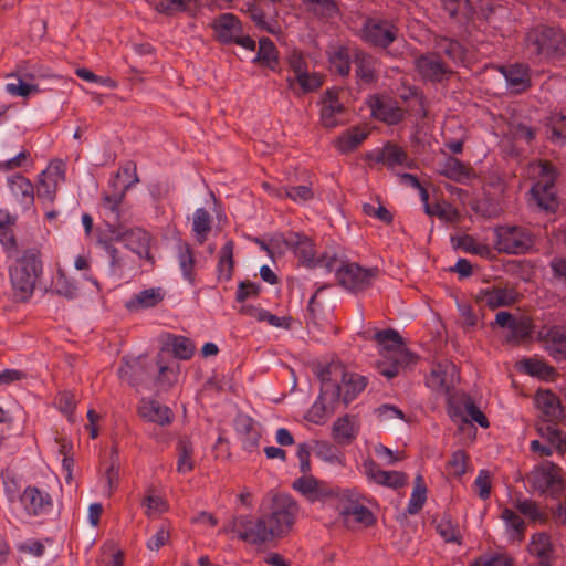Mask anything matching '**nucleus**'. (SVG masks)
Instances as JSON below:
<instances>
[{
    "instance_id": "14",
    "label": "nucleus",
    "mask_w": 566,
    "mask_h": 566,
    "mask_svg": "<svg viewBox=\"0 0 566 566\" xmlns=\"http://www.w3.org/2000/svg\"><path fill=\"white\" fill-rule=\"evenodd\" d=\"M64 169L62 163H51L45 170L39 175L36 193L40 199L52 202L56 190L64 182Z\"/></svg>"
},
{
    "instance_id": "10",
    "label": "nucleus",
    "mask_w": 566,
    "mask_h": 566,
    "mask_svg": "<svg viewBox=\"0 0 566 566\" xmlns=\"http://www.w3.org/2000/svg\"><path fill=\"white\" fill-rule=\"evenodd\" d=\"M368 484L389 489H399L407 483V476L400 471L382 470L370 457L365 458L358 467Z\"/></svg>"
},
{
    "instance_id": "44",
    "label": "nucleus",
    "mask_w": 566,
    "mask_h": 566,
    "mask_svg": "<svg viewBox=\"0 0 566 566\" xmlns=\"http://www.w3.org/2000/svg\"><path fill=\"white\" fill-rule=\"evenodd\" d=\"M233 270V242L227 241L220 250L217 265L218 279L229 281Z\"/></svg>"
},
{
    "instance_id": "16",
    "label": "nucleus",
    "mask_w": 566,
    "mask_h": 566,
    "mask_svg": "<svg viewBox=\"0 0 566 566\" xmlns=\"http://www.w3.org/2000/svg\"><path fill=\"white\" fill-rule=\"evenodd\" d=\"M361 38L367 43L386 48L396 39V29L387 21L369 19L361 29Z\"/></svg>"
},
{
    "instance_id": "35",
    "label": "nucleus",
    "mask_w": 566,
    "mask_h": 566,
    "mask_svg": "<svg viewBox=\"0 0 566 566\" xmlns=\"http://www.w3.org/2000/svg\"><path fill=\"white\" fill-rule=\"evenodd\" d=\"M528 552L539 559V564L549 563L553 555V544L549 535L544 532L532 535Z\"/></svg>"
},
{
    "instance_id": "27",
    "label": "nucleus",
    "mask_w": 566,
    "mask_h": 566,
    "mask_svg": "<svg viewBox=\"0 0 566 566\" xmlns=\"http://www.w3.org/2000/svg\"><path fill=\"white\" fill-rule=\"evenodd\" d=\"M285 242L302 263L307 266L316 264L313 242L306 235L291 233Z\"/></svg>"
},
{
    "instance_id": "6",
    "label": "nucleus",
    "mask_w": 566,
    "mask_h": 566,
    "mask_svg": "<svg viewBox=\"0 0 566 566\" xmlns=\"http://www.w3.org/2000/svg\"><path fill=\"white\" fill-rule=\"evenodd\" d=\"M495 249L507 254H522L533 245L532 235L527 230L516 226L495 228Z\"/></svg>"
},
{
    "instance_id": "53",
    "label": "nucleus",
    "mask_w": 566,
    "mask_h": 566,
    "mask_svg": "<svg viewBox=\"0 0 566 566\" xmlns=\"http://www.w3.org/2000/svg\"><path fill=\"white\" fill-rule=\"evenodd\" d=\"M125 241L127 247L132 251L136 252L139 256L147 254L149 237L145 231L139 229L132 230L125 234Z\"/></svg>"
},
{
    "instance_id": "43",
    "label": "nucleus",
    "mask_w": 566,
    "mask_h": 566,
    "mask_svg": "<svg viewBox=\"0 0 566 566\" xmlns=\"http://www.w3.org/2000/svg\"><path fill=\"white\" fill-rule=\"evenodd\" d=\"M211 230V218L205 208H198L193 212L192 232L196 240L202 244Z\"/></svg>"
},
{
    "instance_id": "8",
    "label": "nucleus",
    "mask_w": 566,
    "mask_h": 566,
    "mask_svg": "<svg viewBox=\"0 0 566 566\" xmlns=\"http://www.w3.org/2000/svg\"><path fill=\"white\" fill-rule=\"evenodd\" d=\"M528 480L536 491L553 496L558 495L565 488L562 469L549 461L534 468Z\"/></svg>"
},
{
    "instance_id": "59",
    "label": "nucleus",
    "mask_w": 566,
    "mask_h": 566,
    "mask_svg": "<svg viewBox=\"0 0 566 566\" xmlns=\"http://www.w3.org/2000/svg\"><path fill=\"white\" fill-rule=\"evenodd\" d=\"M189 3L190 0H158L154 3V8L159 13L172 15L186 11Z\"/></svg>"
},
{
    "instance_id": "18",
    "label": "nucleus",
    "mask_w": 566,
    "mask_h": 566,
    "mask_svg": "<svg viewBox=\"0 0 566 566\" xmlns=\"http://www.w3.org/2000/svg\"><path fill=\"white\" fill-rule=\"evenodd\" d=\"M547 353L557 361L566 359V328L562 326L545 327L539 332Z\"/></svg>"
},
{
    "instance_id": "57",
    "label": "nucleus",
    "mask_w": 566,
    "mask_h": 566,
    "mask_svg": "<svg viewBox=\"0 0 566 566\" xmlns=\"http://www.w3.org/2000/svg\"><path fill=\"white\" fill-rule=\"evenodd\" d=\"M426 500H427V488L422 482V476L418 475L416 478V485H415L411 496L409 499L408 512L410 514L418 513L424 505Z\"/></svg>"
},
{
    "instance_id": "4",
    "label": "nucleus",
    "mask_w": 566,
    "mask_h": 566,
    "mask_svg": "<svg viewBox=\"0 0 566 566\" xmlns=\"http://www.w3.org/2000/svg\"><path fill=\"white\" fill-rule=\"evenodd\" d=\"M41 272L42 264L34 250L25 251L10 265V282L18 300L25 301L32 295Z\"/></svg>"
},
{
    "instance_id": "13",
    "label": "nucleus",
    "mask_w": 566,
    "mask_h": 566,
    "mask_svg": "<svg viewBox=\"0 0 566 566\" xmlns=\"http://www.w3.org/2000/svg\"><path fill=\"white\" fill-rule=\"evenodd\" d=\"M154 361H148L146 357L138 356L134 358H125L118 368V377L128 384L136 386L143 381H151L155 379L153 374Z\"/></svg>"
},
{
    "instance_id": "61",
    "label": "nucleus",
    "mask_w": 566,
    "mask_h": 566,
    "mask_svg": "<svg viewBox=\"0 0 566 566\" xmlns=\"http://www.w3.org/2000/svg\"><path fill=\"white\" fill-rule=\"evenodd\" d=\"M250 17L258 28L269 33L276 34L280 31L277 23L271 19H266L264 13L256 7L249 9Z\"/></svg>"
},
{
    "instance_id": "63",
    "label": "nucleus",
    "mask_w": 566,
    "mask_h": 566,
    "mask_svg": "<svg viewBox=\"0 0 566 566\" xmlns=\"http://www.w3.org/2000/svg\"><path fill=\"white\" fill-rule=\"evenodd\" d=\"M441 2L450 17L461 15L468 18L472 13L469 0H441Z\"/></svg>"
},
{
    "instance_id": "24",
    "label": "nucleus",
    "mask_w": 566,
    "mask_h": 566,
    "mask_svg": "<svg viewBox=\"0 0 566 566\" xmlns=\"http://www.w3.org/2000/svg\"><path fill=\"white\" fill-rule=\"evenodd\" d=\"M212 28L222 43H232L242 33L241 23L232 13H223L213 21Z\"/></svg>"
},
{
    "instance_id": "29",
    "label": "nucleus",
    "mask_w": 566,
    "mask_h": 566,
    "mask_svg": "<svg viewBox=\"0 0 566 566\" xmlns=\"http://www.w3.org/2000/svg\"><path fill=\"white\" fill-rule=\"evenodd\" d=\"M535 403L546 422H553L558 419L563 412L557 396L547 390H539L536 394Z\"/></svg>"
},
{
    "instance_id": "34",
    "label": "nucleus",
    "mask_w": 566,
    "mask_h": 566,
    "mask_svg": "<svg viewBox=\"0 0 566 566\" xmlns=\"http://www.w3.org/2000/svg\"><path fill=\"white\" fill-rule=\"evenodd\" d=\"M268 191L280 199L290 198L296 203H304L313 198V191L308 186L274 187L264 185Z\"/></svg>"
},
{
    "instance_id": "31",
    "label": "nucleus",
    "mask_w": 566,
    "mask_h": 566,
    "mask_svg": "<svg viewBox=\"0 0 566 566\" xmlns=\"http://www.w3.org/2000/svg\"><path fill=\"white\" fill-rule=\"evenodd\" d=\"M509 90L520 93L530 86L528 69L522 64L501 67Z\"/></svg>"
},
{
    "instance_id": "50",
    "label": "nucleus",
    "mask_w": 566,
    "mask_h": 566,
    "mask_svg": "<svg viewBox=\"0 0 566 566\" xmlns=\"http://www.w3.org/2000/svg\"><path fill=\"white\" fill-rule=\"evenodd\" d=\"M178 263H179L184 279L187 280L188 282L192 283L193 282L192 270H193L195 259H193L192 251L187 243H182V242L179 243Z\"/></svg>"
},
{
    "instance_id": "21",
    "label": "nucleus",
    "mask_w": 566,
    "mask_h": 566,
    "mask_svg": "<svg viewBox=\"0 0 566 566\" xmlns=\"http://www.w3.org/2000/svg\"><path fill=\"white\" fill-rule=\"evenodd\" d=\"M338 93L337 90H328L322 98L321 120L326 127H335L342 122L344 106Z\"/></svg>"
},
{
    "instance_id": "40",
    "label": "nucleus",
    "mask_w": 566,
    "mask_h": 566,
    "mask_svg": "<svg viewBox=\"0 0 566 566\" xmlns=\"http://www.w3.org/2000/svg\"><path fill=\"white\" fill-rule=\"evenodd\" d=\"M357 433L358 427L356 421L350 417L340 418L333 426V437L342 444L349 443L356 438Z\"/></svg>"
},
{
    "instance_id": "42",
    "label": "nucleus",
    "mask_w": 566,
    "mask_h": 566,
    "mask_svg": "<svg viewBox=\"0 0 566 566\" xmlns=\"http://www.w3.org/2000/svg\"><path fill=\"white\" fill-rule=\"evenodd\" d=\"M342 515L347 524L355 522L369 526L374 522V515L369 509L361 504H349L342 509Z\"/></svg>"
},
{
    "instance_id": "62",
    "label": "nucleus",
    "mask_w": 566,
    "mask_h": 566,
    "mask_svg": "<svg viewBox=\"0 0 566 566\" xmlns=\"http://www.w3.org/2000/svg\"><path fill=\"white\" fill-rule=\"evenodd\" d=\"M516 509L533 522H544L545 513L532 500L517 501Z\"/></svg>"
},
{
    "instance_id": "48",
    "label": "nucleus",
    "mask_w": 566,
    "mask_h": 566,
    "mask_svg": "<svg viewBox=\"0 0 566 566\" xmlns=\"http://www.w3.org/2000/svg\"><path fill=\"white\" fill-rule=\"evenodd\" d=\"M315 455L332 465L344 467L345 458L344 455L332 444L328 442H316L314 448Z\"/></svg>"
},
{
    "instance_id": "23",
    "label": "nucleus",
    "mask_w": 566,
    "mask_h": 566,
    "mask_svg": "<svg viewBox=\"0 0 566 566\" xmlns=\"http://www.w3.org/2000/svg\"><path fill=\"white\" fill-rule=\"evenodd\" d=\"M138 413L144 420L159 426H167L172 420V412L170 408L149 398L142 399L138 407Z\"/></svg>"
},
{
    "instance_id": "38",
    "label": "nucleus",
    "mask_w": 566,
    "mask_h": 566,
    "mask_svg": "<svg viewBox=\"0 0 566 566\" xmlns=\"http://www.w3.org/2000/svg\"><path fill=\"white\" fill-rule=\"evenodd\" d=\"M335 403L336 402H331L329 397H323L322 387L321 395L307 411L306 419L315 424L324 423L327 417L333 412Z\"/></svg>"
},
{
    "instance_id": "58",
    "label": "nucleus",
    "mask_w": 566,
    "mask_h": 566,
    "mask_svg": "<svg viewBox=\"0 0 566 566\" xmlns=\"http://www.w3.org/2000/svg\"><path fill=\"white\" fill-rule=\"evenodd\" d=\"M521 369L534 377L548 378L553 374V369L542 360L526 359L521 363Z\"/></svg>"
},
{
    "instance_id": "28",
    "label": "nucleus",
    "mask_w": 566,
    "mask_h": 566,
    "mask_svg": "<svg viewBox=\"0 0 566 566\" xmlns=\"http://www.w3.org/2000/svg\"><path fill=\"white\" fill-rule=\"evenodd\" d=\"M415 66L420 76L431 81H441L447 72L434 54L421 55L415 61Z\"/></svg>"
},
{
    "instance_id": "45",
    "label": "nucleus",
    "mask_w": 566,
    "mask_h": 566,
    "mask_svg": "<svg viewBox=\"0 0 566 566\" xmlns=\"http://www.w3.org/2000/svg\"><path fill=\"white\" fill-rule=\"evenodd\" d=\"M252 62H259L274 70L277 64V52L273 42L268 38L259 40V50Z\"/></svg>"
},
{
    "instance_id": "15",
    "label": "nucleus",
    "mask_w": 566,
    "mask_h": 566,
    "mask_svg": "<svg viewBox=\"0 0 566 566\" xmlns=\"http://www.w3.org/2000/svg\"><path fill=\"white\" fill-rule=\"evenodd\" d=\"M336 276L342 286L357 292L370 284L373 272L356 263H344L337 270Z\"/></svg>"
},
{
    "instance_id": "25",
    "label": "nucleus",
    "mask_w": 566,
    "mask_h": 566,
    "mask_svg": "<svg viewBox=\"0 0 566 566\" xmlns=\"http://www.w3.org/2000/svg\"><path fill=\"white\" fill-rule=\"evenodd\" d=\"M8 187L12 196L23 207L29 209L34 202V186L22 175H11L7 178Z\"/></svg>"
},
{
    "instance_id": "12",
    "label": "nucleus",
    "mask_w": 566,
    "mask_h": 566,
    "mask_svg": "<svg viewBox=\"0 0 566 566\" xmlns=\"http://www.w3.org/2000/svg\"><path fill=\"white\" fill-rule=\"evenodd\" d=\"M458 381V368L450 360L436 364L426 379L427 387L438 395H448Z\"/></svg>"
},
{
    "instance_id": "17",
    "label": "nucleus",
    "mask_w": 566,
    "mask_h": 566,
    "mask_svg": "<svg viewBox=\"0 0 566 566\" xmlns=\"http://www.w3.org/2000/svg\"><path fill=\"white\" fill-rule=\"evenodd\" d=\"M370 158L378 164L386 165L397 175L401 169L413 168V161L408 158L407 154L401 148L391 144L384 146L381 149H375L370 154Z\"/></svg>"
},
{
    "instance_id": "9",
    "label": "nucleus",
    "mask_w": 566,
    "mask_h": 566,
    "mask_svg": "<svg viewBox=\"0 0 566 566\" xmlns=\"http://www.w3.org/2000/svg\"><path fill=\"white\" fill-rule=\"evenodd\" d=\"M526 42L534 46L536 53L564 52L566 38L564 33L552 27L539 25L526 34Z\"/></svg>"
},
{
    "instance_id": "52",
    "label": "nucleus",
    "mask_w": 566,
    "mask_h": 566,
    "mask_svg": "<svg viewBox=\"0 0 566 566\" xmlns=\"http://www.w3.org/2000/svg\"><path fill=\"white\" fill-rule=\"evenodd\" d=\"M537 431L542 438L556 447L560 452L566 451V440L563 433L552 422L538 426Z\"/></svg>"
},
{
    "instance_id": "11",
    "label": "nucleus",
    "mask_w": 566,
    "mask_h": 566,
    "mask_svg": "<svg viewBox=\"0 0 566 566\" xmlns=\"http://www.w3.org/2000/svg\"><path fill=\"white\" fill-rule=\"evenodd\" d=\"M21 510L17 512V516L21 520L31 516H39L51 512L53 503L50 494L35 486L24 489L19 499Z\"/></svg>"
},
{
    "instance_id": "1",
    "label": "nucleus",
    "mask_w": 566,
    "mask_h": 566,
    "mask_svg": "<svg viewBox=\"0 0 566 566\" xmlns=\"http://www.w3.org/2000/svg\"><path fill=\"white\" fill-rule=\"evenodd\" d=\"M298 507L290 495L274 497L272 512L259 518L240 515L232 520L229 530L240 539L258 545L284 535L294 523Z\"/></svg>"
},
{
    "instance_id": "20",
    "label": "nucleus",
    "mask_w": 566,
    "mask_h": 566,
    "mask_svg": "<svg viewBox=\"0 0 566 566\" xmlns=\"http://www.w3.org/2000/svg\"><path fill=\"white\" fill-rule=\"evenodd\" d=\"M234 427L244 450L251 452L258 448L261 429L252 418L240 415L235 418Z\"/></svg>"
},
{
    "instance_id": "49",
    "label": "nucleus",
    "mask_w": 566,
    "mask_h": 566,
    "mask_svg": "<svg viewBox=\"0 0 566 566\" xmlns=\"http://www.w3.org/2000/svg\"><path fill=\"white\" fill-rule=\"evenodd\" d=\"M153 374L155 379H151V381H156L164 387L172 386L178 378L177 366L164 365L159 358L154 361Z\"/></svg>"
},
{
    "instance_id": "19",
    "label": "nucleus",
    "mask_w": 566,
    "mask_h": 566,
    "mask_svg": "<svg viewBox=\"0 0 566 566\" xmlns=\"http://www.w3.org/2000/svg\"><path fill=\"white\" fill-rule=\"evenodd\" d=\"M371 115L388 124L398 123L402 117V107L388 96H373L369 98Z\"/></svg>"
},
{
    "instance_id": "7",
    "label": "nucleus",
    "mask_w": 566,
    "mask_h": 566,
    "mask_svg": "<svg viewBox=\"0 0 566 566\" xmlns=\"http://www.w3.org/2000/svg\"><path fill=\"white\" fill-rule=\"evenodd\" d=\"M289 69L292 73L287 77V83L291 88L298 85L302 93H310L317 90L322 85V77L308 70L306 59L300 52H292L287 57Z\"/></svg>"
},
{
    "instance_id": "5",
    "label": "nucleus",
    "mask_w": 566,
    "mask_h": 566,
    "mask_svg": "<svg viewBox=\"0 0 566 566\" xmlns=\"http://www.w3.org/2000/svg\"><path fill=\"white\" fill-rule=\"evenodd\" d=\"M526 176L533 180L531 195L535 203L544 210H552L556 205L555 170L543 161L531 163Z\"/></svg>"
},
{
    "instance_id": "39",
    "label": "nucleus",
    "mask_w": 566,
    "mask_h": 566,
    "mask_svg": "<svg viewBox=\"0 0 566 566\" xmlns=\"http://www.w3.org/2000/svg\"><path fill=\"white\" fill-rule=\"evenodd\" d=\"M454 248L462 250L465 253H472L482 258H490L492 255L491 248L482 242L476 241L471 235H460L452 238Z\"/></svg>"
},
{
    "instance_id": "30",
    "label": "nucleus",
    "mask_w": 566,
    "mask_h": 566,
    "mask_svg": "<svg viewBox=\"0 0 566 566\" xmlns=\"http://www.w3.org/2000/svg\"><path fill=\"white\" fill-rule=\"evenodd\" d=\"M165 297V292L161 287H150L143 290L135 294L126 302V307L129 311H137L140 308H150L159 304Z\"/></svg>"
},
{
    "instance_id": "3",
    "label": "nucleus",
    "mask_w": 566,
    "mask_h": 566,
    "mask_svg": "<svg viewBox=\"0 0 566 566\" xmlns=\"http://www.w3.org/2000/svg\"><path fill=\"white\" fill-rule=\"evenodd\" d=\"M375 339L385 360L379 365V370L388 379L394 378L400 369L409 367L416 361V356L406 348L402 338L396 331H378L375 334Z\"/></svg>"
},
{
    "instance_id": "41",
    "label": "nucleus",
    "mask_w": 566,
    "mask_h": 566,
    "mask_svg": "<svg viewBox=\"0 0 566 566\" xmlns=\"http://www.w3.org/2000/svg\"><path fill=\"white\" fill-rule=\"evenodd\" d=\"M449 415L454 421L459 418L463 422L471 421L476 422L482 428L489 427L485 415L471 400L464 402V413H459L457 410L450 409Z\"/></svg>"
},
{
    "instance_id": "64",
    "label": "nucleus",
    "mask_w": 566,
    "mask_h": 566,
    "mask_svg": "<svg viewBox=\"0 0 566 566\" xmlns=\"http://www.w3.org/2000/svg\"><path fill=\"white\" fill-rule=\"evenodd\" d=\"M468 468V457L462 450H457L452 453L450 461L448 462V469L450 474L457 478H461Z\"/></svg>"
},
{
    "instance_id": "26",
    "label": "nucleus",
    "mask_w": 566,
    "mask_h": 566,
    "mask_svg": "<svg viewBox=\"0 0 566 566\" xmlns=\"http://www.w3.org/2000/svg\"><path fill=\"white\" fill-rule=\"evenodd\" d=\"M476 300L479 303L494 310L513 304L515 302V293L509 289L488 287L478 293Z\"/></svg>"
},
{
    "instance_id": "33",
    "label": "nucleus",
    "mask_w": 566,
    "mask_h": 566,
    "mask_svg": "<svg viewBox=\"0 0 566 566\" xmlns=\"http://www.w3.org/2000/svg\"><path fill=\"white\" fill-rule=\"evenodd\" d=\"M119 468L120 464L117 449L112 448L109 465L98 482L101 492L104 495L111 496L113 491L117 488L119 479Z\"/></svg>"
},
{
    "instance_id": "2",
    "label": "nucleus",
    "mask_w": 566,
    "mask_h": 566,
    "mask_svg": "<svg viewBox=\"0 0 566 566\" xmlns=\"http://www.w3.org/2000/svg\"><path fill=\"white\" fill-rule=\"evenodd\" d=\"M327 376L323 375V397H329L331 402L343 401L345 405L353 401L366 385V378L347 370L343 365L333 363L327 368Z\"/></svg>"
},
{
    "instance_id": "32",
    "label": "nucleus",
    "mask_w": 566,
    "mask_h": 566,
    "mask_svg": "<svg viewBox=\"0 0 566 566\" xmlns=\"http://www.w3.org/2000/svg\"><path fill=\"white\" fill-rule=\"evenodd\" d=\"M501 520L505 526V534L511 542H522L524 538L525 523L512 509L504 507L501 511Z\"/></svg>"
},
{
    "instance_id": "46",
    "label": "nucleus",
    "mask_w": 566,
    "mask_h": 566,
    "mask_svg": "<svg viewBox=\"0 0 566 566\" xmlns=\"http://www.w3.org/2000/svg\"><path fill=\"white\" fill-rule=\"evenodd\" d=\"M549 139L552 143L564 146L566 145V116L562 114H552L547 122Z\"/></svg>"
},
{
    "instance_id": "22",
    "label": "nucleus",
    "mask_w": 566,
    "mask_h": 566,
    "mask_svg": "<svg viewBox=\"0 0 566 566\" xmlns=\"http://www.w3.org/2000/svg\"><path fill=\"white\" fill-rule=\"evenodd\" d=\"M293 488L311 502L322 500L331 495V490L325 482L315 476L304 473L303 476L293 482Z\"/></svg>"
},
{
    "instance_id": "55",
    "label": "nucleus",
    "mask_w": 566,
    "mask_h": 566,
    "mask_svg": "<svg viewBox=\"0 0 566 566\" xmlns=\"http://www.w3.org/2000/svg\"><path fill=\"white\" fill-rule=\"evenodd\" d=\"M495 323L501 327L507 328L514 337L526 333L525 324L522 321H517L509 312H499L495 316Z\"/></svg>"
},
{
    "instance_id": "37",
    "label": "nucleus",
    "mask_w": 566,
    "mask_h": 566,
    "mask_svg": "<svg viewBox=\"0 0 566 566\" xmlns=\"http://www.w3.org/2000/svg\"><path fill=\"white\" fill-rule=\"evenodd\" d=\"M355 72L361 83H373L376 78V60L367 53L358 52L355 55Z\"/></svg>"
},
{
    "instance_id": "36",
    "label": "nucleus",
    "mask_w": 566,
    "mask_h": 566,
    "mask_svg": "<svg viewBox=\"0 0 566 566\" xmlns=\"http://www.w3.org/2000/svg\"><path fill=\"white\" fill-rule=\"evenodd\" d=\"M163 350H169L176 358L189 359L192 357L195 344L185 336L168 335L163 345Z\"/></svg>"
},
{
    "instance_id": "47",
    "label": "nucleus",
    "mask_w": 566,
    "mask_h": 566,
    "mask_svg": "<svg viewBox=\"0 0 566 566\" xmlns=\"http://www.w3.org/2000/svg\"><path fill=\"white\" fill-rule=\"evenodd\" d=\"M329 64L333 72L345 76L350 71V55L345 46H337L329 53Z\"/></svg>"
},
{
    "instance_id": "54",
    "label": "nucleus",
    "mask_w": 566,
    "mask_h": 566,
    "mask_svg": "<svg viewBox=\"0 0 566 566\" xmlns=\"http://www.w3.org/2000/svg\"><path fill=\"white\" fill-rule=\"evenodd\" d=\"M439 172L449 179L461 181L467 178V170L461 161L457 158H447L439 167Z\"/></svg>"
},
{
    "instance_id": "56",
    "label": "nucleus",
    "mask_w": 566,
    "mask_h": 566,
    "mask_svg": "<svg viewBox=\"0 0 566 566\" xmlns=\"http://www.w3.org/2000/svg\"><path fill=\"white\" fill-rule=\"evenodd\" d=\"M397 95L402 103L407 104V111H422V97L417 88L402 85L400 88H398Z\"/></svg>"
},
{
    "instance_id": "60",
    "label": "nucleus",
    "mask_w": 566,
    "mask_h": 566,
    "mask_svg": "<svg viewBox=\"0 0 566 566\" xmlns=\"http://www.w3.org/2000/svg\"><path fill=\"white\" fill-rule=\"evenodd\" d=\"M53 289L59 295L72 298L76 295V285L61 271L53 280Z\"/></svg>"
},
{
    "instance_id": "51",
    "label": "nucleus",
    "mask_w": 566,
    "mask_h": 566,
    "mask_svg": "<svg viewBox=\"0 0 566 566\" xmlns=\"http://www.w3.org/2000/svg\"><path fill=\"white\" fill-rule=\"evenodd\" d=\"M366 137L367 134L365 132L354 128L337 138L336 147L342 153H348L356 148Z\"/></svg>"
}]
</instances>
